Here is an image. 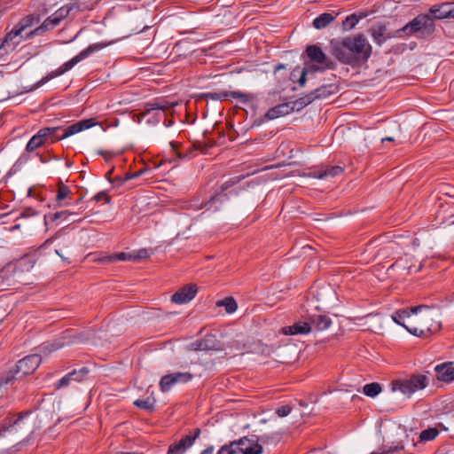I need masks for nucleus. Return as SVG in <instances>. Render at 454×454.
Instances as JSON below:
<instances>
[{
  "label": "nucleus",
  "mask_w": 454,
  "mask_h": 454,
  "mask_svg": "<svg viewBox=\"0 0 454 454\" xmlns=\"http://www.w3.org/2000/svg\"><path fill=\"white\" fill-rule=\"evenodd\" d=\"M176 384V382L172 373L164 375L160 380V387L162 392L168 391Z\"/></svg>",
  "instance_id": "obj_32"
},
{
  "label": "nucleus",
  "mask_w": 454,
  "mask_h": 454,
  "mask_svg": "<svg viewBox=\"0 0 454 454\" xmlns=\"http://www.w3.org/2000/svg\"><path fill=\"white\" fill-rule=\"evenodd\" d=\"M139 175H140V173H139V172H136V173L131 174V175L127 174V175H126V176H125L123 179H121V178H118V180H120V181H121V182H125V181H128V180L132 179V178H134V177H137V176H138Z\"/></svg>",
  "instance_id": "obj_46"
},
{
  "label": "nucleus",
  "mask_w": 454,
  "mask_h": 454,
  "mask_svg": "<svg viewBox=\"0 0 454 454\" xmlns=\"http://www.w3.org/2000/svg\"><path fill=\"white\" fill-rule=\"evenodd\" d=\"M134 404L145 411H153L155 405V399L153 397H147L146 399H137L134 402Z\"/></svg>",
  "instance_id": "obj_31"
},
{
  "label": "nucleus",
  "mask_w": 454,
  "mask_h": 454,
  "mask_svg": "<svg viewBox=\"0 0 454 454\" xmlns=\"http://www.w3.org/2000/svg\"><path fill=\"white\" fill-rule=\"evenodd\" d=\"M334 20V16L331 13H322L313 20V26L317 29H322L327 27L332 21Z\"/></svg>",
  "instance_id": "obj_28"
},
{
  "label": "nucleus",
  "mask_w": 454,
  "mask_h": 454,
  "mask_svg": "<svg viewBox=\"0 0 454 454\" xmlns=\"http://www.w3.org/2000/svg\"><path fill=\"white\" fill-rule=\"evenodd\" d=\"M74 213L68 211V210H63L60 212H56L51 215V218L52 221H57L59 219H64L67 220L68 215H73Z\"/></svg>",
  "instance_id": "obj_40"
},
{
  "label": "nucleus",
  "mask_w": 454,
  "mask_h": 454,
  "mask_svg": "<svg viewBox=\"0 0 454 454\" xmlns=\"http://www.w3.org/2000/svg\"><path fill=\"white\" fill-rule=\"evenodd\" d=\"M439 434V431L435 427H429L420 432L419 439L421 442L432 441Z\"/></svg>",
  "instance_id": "obj_33"
},
{
  "label": "nucleus",
  "mask_w": 454,
  "mask_h": 454,
  "mask_svg": "<svg viewBox=\"0 0 454 454\" xmlns=\"http://www.w3.org/2000/svg\"><path fill=\"white\" fill-rule=\"evenodd\" d=\"M136 257L126 254V253H118L110 256H106L101 259L102 262H114L115 261H130L135 259Z\"/></svg>",
  "instance_id": "obj_34"
},
{
  "label": "nucleus",
  "mask_w": 454,
  "mask_h": 454,
  "mask_svg": "<svg viewBox=\"0 0 454 454\" xmlns=\"http://www.w3.org/2000/svg\"><path fill=\"white\" fill-rule=\"evenodd\" d=\"M358 21H359V20L356 15H354V14L349 15L343 21V28L345 30H350L356 27V25L358 23Z\"/></svg>",
  "instance_id": "obj_37"
},
{
  "label": "nucleus",
  "mask_w": 454,
  "mask_h": 454,
  "mask_svg": "<svg viewBox=\"0 0 454 454\" xmlns=\"http://www.w3.org/2000/svg\"><path fill=\"white\" fill-rule=\"evenodd\" d=\"M165 106L160 103H148L140 114V118L148 124H156L164 114Z\"/></svg>",
  "instance_id": "obj_13"
},
{
  "label": "nucleus",
  "mask_w": 454,
  "mask_h": 454,
  "mask_svg": "<svg viewBox=\"0 0 454 454\" xmlns=\"http://www.w3.org/2000/svg\"><path fill=\"white\" fill-rule=\"evenodd\" d=\"M223 197H226V194H218V195H216V196L213 197V198L211 199V200L207 201V204H206L205 206H207V205H210L211 203H213V202H215V201H216V200H222V199H223Z\"/></svg>",
  "instance_id": "obj_47"
},
{
  "label": "nucleus",
  "mask_w": 454,
  "mask_h": 454,
  "mask_svg": "<svg viewBox=\"0 0 454 454\" xmlns=\"http://www.w3.org/2000/svg\"><path fill=\"white\" fill-rule=\"evenodd\" d=\"M384 141H394V138L391 137H384V138H382V142H384Z\"/></svg>",
  "instance_id": "obj_52"
},
{
  "label": "nucleus",
  "mask_w": 454,
  "mask_h": 454,
  "mask_svg": "<svg viewBox=\"0 0 454 454\" xmlns=\"http://www.w3.org/2000/svg\"><path fill=\"white\" fill-rule=\"evenodd\" d=\"M308 322L312 326V330L325 331L332 325V320L327 315L313 314L308 317Z\"/></svg>",
  "instance_id": "obj_24"
},
{
  "label": "nucleus",
  "mask_w": 454,
  "mask_h": 454,
  "mask_svg": "<svg viewBox=\"0 0 454 454\" xmlns=\"http://www.w3.org/2000/svg\"><path fill=\"white\" fill-rule=\"evenodd\" d=\"M30 412H21L15 419H6L0 426V437L6 433H27L32 430L33 422L29 419Z\"/></svg>",
  "instance_id": "obj_7"
},
{
  "label": "nucleus",
  "mask_w": 454,
  "mask_h": 454,
  "mask_svg": "<svg viewBox=\"0 0 454 454\" xmlns=\"http://www.w3.org/2000/svg\"><path fill=\"white\" fill-rule=\"evenodd\" d=\"M231 97L233 98L239 99L241 102L247 101V96L246 94L238 92V91H231V92H226V91H220V92H211L207 95V98L212 99V100H224L228 97Z\"/></svg>",
  "instance_id": "obj_26"
},
{
  "label": "nucleus",
  "mask_w": 454,
  "mask_h": 454,
  "mask_svg": "<svg viewBox=\"0 0 454 454\" xmlns=\"http://www.w3.org/2000/svg\"><path fill=\"white\" fill-rule=\"evenodd\" d=\"M197 294L196 285H188L176 291L171 297V301L176 304H184L192 301Z\"/></svg>",
  "instance_id": "obj_16"
},
{
  "label": "nucleus",
  "mask_w": 454,
  "mask_h": 454,
  "mask_svg": "<svg viewBox=\"0 0 454 454\" xmlns=\"http://www.w3.org/2000/svg\"><path fill=\"white\" fill-rule=\"evenodd\" d=\"M73 7V5H64L60 7L53 14L48 17L40 27L28 33L27 35L30 36L32 35H41L44 31L53 29L60 23L62 20L68 16Z\"/></svg>",
  "instance_id": "obj_9"
},
{
  "label": "nucleus",
  "mask_w": 454,
  "mask_h": 454,
  "mask_svg": "<svg viewBox=\"0 0 454 454\" xmlns=\"http://www.w3.org/2000/svg\"><path fill=\"white\" fill-rule=\"evenodd\" d=\"M98 153L99 155H102V156L106 157V159H107V157H108V156H110V157L112 156L110 153H106V152H104V151H98Z\"/></svg>",
  "instance_id": "obj_50"
},
{
  "label": "nucleus",
  "mask_w": 454,
  "mask_h": 454,
  "mask_svg": "<svg viewBox=\"0 0 454 454\" xmlns=\"http://www.w3.org/2000/svg\"><path fill=\"white\" fill-rule=\"evenodd\" d=\"M311 68L312 71H316L317 70V68H314L313 67H304L301 72V76L298 80V83L301 87H303L306 83V75H307V73L309 71V69Z\"/></svg>",
  "instance_id": "obj_43"
},
{
  "label": "nucleus",
  "mask_w": 454,
  "mask_h": 454,
  "mask_svg": "<svg viewBox=\"0 0 454 454\" xmlns=\"http://www.w3.org/2000/svg\"><path fill=\"white\" fill-rule=\"evenodd\" d=\"M296 107L298 110L300 109L298 100L295 102L282 103L269 109L265 116L269 120H274L276 118L289 114L294 111Z\"/></svg>",
  "instance_id": "obj_15"
},
{
  "label": "nucleus",
  "mask_w": 454,
  "mask_h": 454,
  "mask_svg": "<svg viewBox=\"0 0 454 454\" xmlns=\"http://www.w3.org/2000/svg\"><path fill=\"white\" fill-rule=\"evenodd\" d=\"M229 183H230V181L225 182V183L223 184V191L226 190V189L231 185Z\"/></svg>",
  "instance_id": "obj_51"
},
{
  "label": "nucleus",
  "mask_w": 454,
  "mask_h": 454,
  "mask_svg": "<svg viewBox=\"0 0 454 454\" xmlns=\"http://www.w3.org/2000/svg\"><path fill=\"white\" fill-rule=\"evenodd\" d=\"M69 188L65 184H59L57 191L56 201L59 206L69 205V203H62L70 194Z\"/></svg>",
  "instance_id": "obj_29"
},
{
  "label": "nucleus",
  "mask_w": 454,
  "mask_h": 454,
  "mask_svg": "<svg viewBox=\"0 0 454 454\" xmlns=\"http://www.w3.org/2000/svg\"><path fill=\"white\" fill-rule=\"evenodd\" d=\"M387 453L386 451L384 452H378V451H372L371 454H385Z\"/></svg>",
  "instance_id": "obj_55"
},
{
  "label": "nucleus",
  "mask_w": 454,
  "mask_h": 454,
  "mask_svg": "<svg viewBox=\"0 0 454 454\" xmlns=\"http://www.w3.org/2000/svg\"><path fill=\"white\" fill-rule=\"evenodd\" d=\"M428 385V379L423 374H413L406 378L397 379L390 383L392 392L399 391L410 397L419 390H422Z\"/></svg>",
  "instance_id": "obj_5"
},
{
  "label": "nucleus",
  "mask_w": 454,
  "mask_h": 454,
  "mask_svg": "<svg viewBox=\"0 0 454 454\" xmlns=\"http://www.w3.org/2000/svg\"><path fill=\"white\" fill-rule=\"evenodd\" d=\"M237 454H261L262 447L258 443L255 435L249 437H242L238 441H234Z\"/></svg>",
  "instance_id": "obj_12"
},
{
  "label": "nucleus",
  "mask_w": 454,
  "mask_h": 454,
  "mask_svg": "<svg viewBox=\"0 0 454 454\" xmlns=\"http://www.w3.org/2000/svg\"><path fill=\"white\" fill-rule=\"evenodd\" d=\"M434 30V22L430 14H419L397 30L398 36L418 34L419 36H427Z\"/></svg>",
  "instance_id": "obj_3"
},
{
  "label": "nucleus",
  "mask_w": 454,
  "mask_h": 454,
  "mask_svg": "<svg viewBox=\"0 0 454 454\" xmlns=\"http://www.w3.org/2000/svg\"><path fill=\"white\" fill-rule=\"evenodd\" d=\"M436 379L445 383L454 381L453 363H442L434 367Z\"/></svg>",
  "instance_id": "obj_21"
},
{
  "label": "nucleus",
  "mask_w": 454,
  "mask_h": 454,
  "mask_svg": "<svg viewBox=\"0 0 454 454\" xmlns=\"http://www.w3.org/2000/svg\"><path fill=\"white\" fill-rule=\"evenodd\" d=\"M380 391L381 387L377 382L366 384L363 388V393L369 397H375L380 393Z\"/></svg>",
  "instance_id": "obj_30"
},
{
  "label": "nucleus",
  "mask_w": 454,
  "mask_h": 454,
  "mask_svg": "<svg viewBox=\"0 0 454 454\" xmlns=\"http://www.w3.org/2000/svg\"><path fill=\"white\" fill-rule=\"evenodd\" d=\"M49 129H52L53 131L51 133V135L47 136V141L50 140V142L52 144L56 141L63 139L61 138V136L57 135V132L59 130V127L49 128Z\"/></svg>",
  "instance_id": "obj_44"
},
{
  "label": "nucleus",
  "mask_w": 454,
  "mask_h": 454,
  "mask_svg": "<svg viewBox=\"0 0 454 454\" xmlns=\"http://www.w3.org/2000/svg\"><path fill=\"white\" fill-rule=\"evenodd\" d=\"M431 17L437 20L454 18V3L448 2L438 5H433L429 13Z\"/></svg>",
  "instance_id": "obj_17"
},
{
  "label": "nucleus",
  "mask_w": 454,
  "mask_h": 454,
  "mask_svg": "<svg viewBox=\"0 0 454 454\" xmlns=\"http://www.w3.org/2000/svg\"><path fill=\"white\" fill-rule=\"evenodd\" d=\"M308 57L314 62L323 65L325 67H330L327 58L321 48L317 45H309L306 49Z\"/></svg>",
  "instance_id": "obj_25"
},
{
  "label": "nucleus",
  "mask_w": 454,
  "mask_h": 454,
  "mask_svg": "<svg viewBox=\"0 0 454 454\" xmlns=\"http://www.w3.org/2000/svg\"><path fill=\"white\" fill-rule=\"evenodd\" d=\"M62 347L61 343L59 342H45L41 347V351L44 354H50L52 351L58 350Z\"/></svg>",
  "instance_id": "obj_36"
},
{
  "label": "nucleus",
  "mask_w": 454,
  "mask_h": 454,
  "mask_svg": "<svg viewBox=\"0 0 454 454\" xmlns=\"http://www.w3.org/2000/svg\"><path fill=\"white\" fill-rule=\"evenodd\" d=\"M52 131V129H49V127L40 129L37 133L30 138L27 144L26 150L31 153L43 146L47 142V136L51 135Z\"/></svg>",
  "instance_id": "obj_18"
},
{
  "label": "nucleus",
  "mask_w": 454,
  "mask_h": 454,
  "mask_svg": "<svg viewBox=\"0 0 454 454\" xmlns=\"http://www.w3.org/2000/svg\"><path fill=\"white\" fill-rule=\"evenodd\" d=\"M312 331V326L308 321H298L292 325L284 326L280 333L284 335H304Z\"/></svg>",
  "instance_id": "obj_19"
},
{
  "label": "nucleus",
  "mask_w": 454,
  "mask_h": 454,
  "mask_svg": "<svg viewBox=\"0 0 454 454\" xmlns=\"http://www.w3.org/2000/svg\"><path fill=\"white\" fill-rule=\"evenodd\" d=\"M291 411H292L291 406L283 405L277 409L276 413L278 414V417L282 418V417H286V416L289 415Z\"/></svg>",
  "instance_id": "obj_45"
},
{
  "label": "nucleus",
  "mask_w": 454,
  "mask_h": 454,
  "mask_svg": "<svg viewBox=\"0 0 454 454\" xmlns=\"http://www.w3.org/2000/svg\"><path fill=\"white\" fill-rule=\"evenodd\" d=\"M88 373L89 370L86 367H82L79 370H74L58 380L55 383V387L59 389L71 385L72 382H82L85 380Z\"/></svg>",
  "instance_id": "obj_14"
},
{
  "label": "nucleus",
  "mask_w": 454,
  "mask_h": 454,
  "mask_svg": "<svg viewBox=\"0 0 454 454\" xmlns=\"http://www.w3.org/2000/svg\"><path fill=\"white\" fill-rule=\"evenodd\" d=\"M217 454H237V450L234 442H231L230 444L223 445V447H221Z\"/></svg>",
  "instance_id": "obj_39"
},
{
  "label": "nucleus",
  "mask_w": 454,
  "mask_h": 454,
  "mask_svg": "<svg viewBox=\"0 0 454 454\" xmlns=\"http://www.w3.org/2000/svg\"><path fill=\"white\" fill-rule=\"evenodd\" d=\"M92 200L97 201V202H99V201H105L106 203H109L110 202V197L107 194V192H105V191H102V192H99L98 193H97L92 198Z\"/></svg>",
  "instance_id": "obj_42"
},
{
  "label": "nucleus",
  "mask_w": 454,
  "mask_h": 454,
  "mask_svg": "<svg viewBox=\"0 0 454 454\" xmlns=\"http://www.w3.org/2000/svg\"><path fill=\"white\" fill-rule=\"evenodd\" d=\"M214 447L213 446H209L207 448H206L205 450H203L200 454H214Z\"/></svg>",
  "instance_id": "obj_48"
},
{
  "label": "nucleus",
  "mask_w": 454,
  "mask_h": 454,
  "mask_svg": "<svg viewBox=\"0 0 454 454\" xmlns=\"http://www.w3.org/2000/svg\"><path fill=\"white\" fill-rule=\"evenodd\" d=\"M200 434V429L196 428L192 434L183 436L179 441L168 446L167 454H184L195 442Z\"/></svg>",
  "instance_id": "obj_10"
},
{
  "label": "nucleus",
  "mask_w": 454,
  "mask_h": 454,
  "mask_svg": "<svg viewBox=\"0 0 454 454\" xmlns=\"http://www.w3.org/2000/svg\"><path fill=\"white\" fill-rule=\"evenodd\" d=\"M172 375L175 378V380L177 383H186L192 379V375L189 372H174Z\"/></svg>",
  "instance_id": "obj_38"
},
{
  "label": "nucleus",
  "mask_w": 454,
  "mask_h": 454,
  "mask_svg": "<svg viewBox=\"0 0 454 454\" xmlns=\"http://www.w3.org/2000/svg\"><path fill=\"white\" fill-rule=\"evenodd\" d=\"M35 262L29 257H24L20 261V266L22 267V270H28L33 268Z\"/></svg>",
  "instance_id": "obj_41"
},
{
  "label": "nucleus",
  "mask_w": 454,
  "mask_h": 454,
  "mask_svg": "<svg viewBox=\"0 0 454 454\" xmlns=\"http://www.w3.org/2000/svg\"><path fill=\"white\" fill-rule=\"evenodd\" d=\"M192 350H217L219 349V343L215 335H206L201 340H196L190 344Z\"/></svg>",
  "instance_id": "obj_20"
},
{
  "label": "nucleus",
  "mask_w": 454,
  "mask_h": 454,
  "mask_svg": "<svg viewBox=\"0 0 454 454\" xmlns=\"http://www.w3.org/2000/svg\"><path fill=\"white\" fill-rule=\"evenodd\" d=\"M284 67H285V66H284V65H282V64H280V65H278V66H277V67H276L275 70H276V71H278V70L282 69V68H284Z\"/></svg>",
  "instance_id": "obj_53"
},
{
  "label": "nucleus",
  "mask_w": 454,
  "mask_h": 454,
  "mask_svg": "<svg viewBox=\"0 0 454 454\" xmlns=\"http://www.w3.org/2000/svg\"><path fill=\"white\" fill-rule=\"evenodd\" d=\"M20 42L19 41H16V42H13L12 43V45L14 46L15 44L19 43Z\"/></svg>",
  "instance_id": "obj_58"
},
{
  "label": "nucleus",
  "mask_w": 454,
  "mask_h": 454,
  "mask_svg": "<svg viewBox=\"0 0 454 454\" xmlns=\"http://www.w3.org/2000/svg\"><path fill=\"white\" fill-rule=\"evenodd\" d=\"M39 21L40 18L38 15L30 14L26 16L12 28V30L9 34H7L3 44H9L18 36L22 37V33L26 28L33 26L34 24L38 23Z\"/></svg>",
  "instance_id": "obj_11"
},
{
  "label": "nucleus",
  "mask_w": 454,
  "mask_h": 454,
  "mask_svg": "<svg viewBox=\"0 0 454 454\" xmlns=\"http://www.w3.org/2000/svg\"><path fill=\"white\" fill-rule=\"evenodd\" d=\"M339 91L334 83L324 84L298 99L299 108H303L316 99H325Z\"/></svg>",
  "instance_id": "obj_8"
},
{
  "label": "nucleus",
  "mask_w": 454,
  "mask_h": 454,
  "mask_svg": "<svg viewBox=\"0 0 454 454\" xmlns=\"http://www.w3.org/2000/svg\"><path fill=\"white\" fill-rule=\"evenodd\" d=\"M112 171H109L106 174V177L109 178L110 175H111Z\"/></svg>",
  "instance_id": "obj_56"
},
{
  "label": "nucleus",
  "mask_w": 454,
  "mask_h": 454,
  "mask_svg": "<svg viewBox=\"0 0 454 454\" xmlns=\"http://www.w3.org/2000/svg\"><path fill=\"white\" fill-rule=\"evenodd\" d=\"M177 155L179 158H186L187 157L186 154H182L181 153H177Z\"/></svg>",
  "instance_id": "obj_54"
},
{
  "label": "nucleus",
  "mask_w": 454,
  "mask_h": 454,
  "mask_svg": "<svg viewBox=\"0 0 454 454\" xmlns=\"http://www.w3.org/2000/svg\"><path fill=\"white\" fill-rule=\"evenodd\" d=\"M42 362L40 355L27 356L16 364L14 372H9L5 375L4 383L8 384L12 380H20L22 377L33 373Z\"/></svg>",
  "instance_id": "obj_6"
},
{
  "label": "nucleus",
  "mask_w": 454,
  "mask_h": 454,
  "mask_svg": "<svg viewBox=\"0 0 454 454\" xmlns=\"http://www.w3.org/2000/svg\"><path fill=\"white\" fill-rule=\"evenodd\" d=\"M202 207H203V205H202V204H201V205H200V206H196V209H200V208H202Z\"/></svg>",
  "instance_id": "obj_57"
},
{
  "label": "nucleus",
  "mask_w": 454,
  "mask_h": 454,
  "mask_svg": "<svg viewBox=\"0 0 454 454\" xmlns=\"http://www.w3.org/2000/svg\"><path fill=\"white\" fill-rule=\"evenodd\" d=\"M342 171L343 168L340 166H322L317 169H314L310 176L318 179H328L340 175Z\"/></svg>",
  "instance_id": "obj_22"
},
{
  "label": "nucleus",
  "mask_w": 454,
  "mask_h": 454,
  "mask_svg": "<svg viewBox=\"0 0 454 454\" xmlns=\"http://www.w3.org/2000/svg\"><path fill=\"white\" fill-rule=\"evenodd\" d=\"M427 310L428 312L429 307L425 305H419L408 309L397 310L391 316L394 322L403 326L410 333L418 337H427L434 330L431 328L429 321L432 320L429 314L423 315L421 317L414 318L411 325L405 324V319L410 318L411 315H417L418 312Z\"/></svg>",
  "instance_id": "obj_2"
},
{
  "label": "nucleus",
  "mask_w": 454,
  "mask_h": 454,
  "mask_svg": "<svg viewBox=\"0 0 454 454\" xmlns=\"http://www.w3.org/2000/svg\"><path fill=\"white\" fill-rule=\"evenodd\" d=\"M111 43L99 42L90 44L87 48L80 51L76 56L72 58L70 60L65 62L62 66H60L58 69L51 73L50 76H46L42 79V82H46L50 79L59 76L66 72L71 70L75 65L79 62L89 58L92 54L105 49L106 46L110 45Z\"/></svg>",
  "instance_id": "obj_4"
},
{
  "label": "nucleus",
  "mask_w": 454,
  "mask_h": 454,
  "mask_svg": "<svg viewBox=\"0 0 454 454\" xmlns=\"http://www.w3.org/2000/svg\"><path fill=\"white\" fill-rule=\"evenodd\" d=\"M139 258H145L148 256V254H147V251L146 250H140L138 252V255H137Z\"/></svg>",
  "instance_id": "obj_49"
},
{
  "label": "nucleus",
  "mask_w": 454,
  "mask_h": 454,
  "mask_svg": "<svg viewBox=\"0 0 454 454\" xmlns=\"http://www.w3.org/2000/svg\"><path fill=\"white\" fill-rule=\"evenodd\" d=\"M371 54L372 46L361 34L347 36L333 44V55L343 64L365 62Z\"/></svg>",
  "instance_id": "obj_1"
},
{
  "label": "nucleus",
  "mask_w": 454,
  "mask_h": 454,
  "mask_svg": "<svg viewBox=\"0 0 454 454\" xmlns=\"http://www.w3.org/2000/svg\"><path fill=\"white\" fill-rule=\"evenodd\" d=\"M217 305L224 307L227 313H233L238 308L237 302L232 297H227L218 301Z\"/></svg>",
  "instance_id": "obj_35"
},
{
  "label": "nucleus",
  "mask_w": 454,
  "mask_h": 454,
  "mask_svg": "<svg viewBox=\"0 0 454 454\" xmlns=\"http://www.w3.org/2000/svg\"><path fill=\"white\" fill-rule=\"evenodd\" d=\"M96 125V121L94 119H85L82 120L76 123H74L68 126L64 129V133L61 135V138H67L70 136H73L76 133H79L82 130L88 129Z\"/></svg>",
  "instance_id": "obj_23"
},
{
  "label": "nucleus",
  "mask_w": 454,
  "mask_h": 454,
  "mask_svg": "<svg viewBox=\"0 0 454 454\" xmlns=\"http://www.w3.org/2000/svg\"><path fill=\"white\" fill-rule=\"evenodd\" d=\"M371 35L374 42L379 45H381L388 37L387 35V28L384 26H377L372 27L371 29Z\"/></svg>",
  "instance_id": "obj_27"
}]
</instances>
